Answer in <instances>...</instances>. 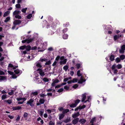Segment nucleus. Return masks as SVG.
<instances>
[{"label":"nucleus","mask_w":125,"mask_h":125,"mask_svg":"<svg viewBox=\"0 0 125 125\" xmlns=\"http://www.w3.org/2000/svg\"><path fill=\"white\" fill-rule=\"evenodd\" d=\"M37 46H34L32 47L31 48V49L32 50H35L37 49Z\"/></svg>","instance_id":"47"},{"label":"nucleus","mask_w":125,"mask_h":125,"mask_svg":"<svg viewBox=\"0 0 125 125\" xmlns=\"http://www.w3.org/2000/svg\"><path fill=\"white\" fill-rule=\"evenodd\" d=\"M86 121V120L84 119H80L79 120V122L80 123H81L82 124L84 123Z\"/></svg>","instance_id":"23"},{"label":"nucleus","mask_w":125,"mask_h":125,"mask_svg":"<svg viewBox=\"0 0 125 125\" xmlns=\"http://www.w3.org/2000/svg\"><path fill=\"white\" fill-rule=\"evenodd\" d=\"M120 58L117 57L115 59V61L117 63H118L120 61Z\"/></svg>","instance_id":"42"},{"label":"nucleus","mask_w":125,"mask_h":125,"mask_svg":"<svg viewBox=\"0 0 125 125\" xmlns=\"http://www.w3.org/2000/svg\"><path fill=\"white\" fill-rule=\"evenodd\" d=\"M35 77L33 78V79L34 81H35L36 82V81L37 83H38L39 82V78H38V77L39 76V75H38L37 74H36L35 75Z\"/></svg>","instance_id":"15"},{"label":"nucleus","mask_w":125,"mask_h":125,"mask_svg":"<svg viewBox=\"0 0 125 125\" xmlns=\"http://www.w3.org/2000/svg\"><path fill=\"white\" fill-rule=\"evenodd\" d=\"M80 101L79 100L77 99L75 101V103L70 105V107L73 108L75 107Z\"/></svg>","instance_id":"8"},{"label":"nucleus","mask_w":125,"mask_h":125,"mask_svg":"<svg viewBox=\"0 0 125 125\" xmlns=\"http://www.w3.org/2000/svg\"><path fill=\"white\" fill-rule=\"evenodd\" d=\"M119 38V35H115L114 36V39L115 41H116V40L118 39Z\"/></svg>","instance_id":"37"},{"label":"nucleus","mask_w":125,"mask_h":125,"mask_svg":"<svg viewBox=\"0 0 125 125\" xmlns=\"http://www.w3.org/2000/svg\"><path fill=\"white\" fill-rule=\"evenodd\" d=\"M64 89L66 90H68L69 89V87L67 85L65 86L64 87Z\"/></svg>","instance_id":"57"},{"label":"nucleus","mask_w":125,"mask_h":125,"mask_svg":"<svg viewBox=\"0 0 125 125\" xmlns=\"http://www.w3.org/2000/svg\"><path fill=\"white\" fill-rule=\"evenodd\" d=\"M21 108V106H18L16 107H13L12 109L13 110H19Z\"/></svg>","instance_id":"25"},{"label":"nucleus","mask_w":125,"mask_h":125,"mask_svg":"<svg viewBox=\"0 0 125 125\" xmlns=\"http://www.w3.org/2000/svg\"><path fill=\"white\" fill-rule=\"evenodd\" d=\"M80 115L79 113V112H77V113H75L73 114L72 115V117L73 118H75L79 116Z\"/></svg>","instance_id":"18"},{"label":"nucleus","mask_w":125,"mask_h":125,"mask_svg":"<svg viewBox=\"0 0 125 125\" xmlns=\"http://www.w3.org/2000/svg\"><path fill=\"white\" fill-rule=\"evenodd\" d=\"M113 70V72L114 74H117V73L118 72V71L117 69H114Z\"/></svg>","instance_id":"51"},{"label":"nucleus","mask_w":125,"mask_h":125,"mask_svg":"<svg viewBox=\"0 0 125 125\" xmlns=\"http://www.w3.org/2000/svg\"><path fill=\"white\" fill-rule=\"evenodd\" d=\"M28 115V114L26 112H24L23 115V116L24 117H26Z\"/></svg>","instance_id":"53"},{"label":"nucleus","mask_w":125,"mask_h":125,"mask_svg":"<svg viewBox=\"0 0 125 125\" xmlns=\"http://www.w3.org/2000/svg\"><path fill=\"white\" fill-rule=\"evenodd\" d=\"M64 116V115L63 114H59V119L60 120H61L62 119Z\"/></svg>","instance_id":"26"},{"label":"nucleus","mask_w":125,"mask_h":125,"mask_svg":"<svg viewBox=\"0 0 125 125\" xmlns=\"http://www.w3.org/2000/svg\"><path fill=\"white\" fill-rule=\"evenodd\" d=\"M79 107L80 109H82L84 108H85V106L84 105H83L81 106H80Z\"/></svg>","instance_id":"55"},{"label":"nucleus","mask_w":125,"mask_h":125,"mask_svg":"<svg viewBox=\"0 0 125 125\" xmlns=\"http://www.w3.org/2000/svg\"><path fill=\"white\" fill-rule=\"evenodd\" d=\"M51 64V61H48L46 62L45 63V65H49L50 64Z\"/></svg>","instance_id":"50"},{"label":"nucleus","mask_w":125,"mask_h":125,"mask_svg":"<svg viewBox=\"0 0 125 125\" xmlns=\"http://www.w3.org/2000/svg\"><path fill=\"white\" fill-rule=\"evenodd\" d=\"M79 119L76 118L74 119L72 121V123L74 124H75L77 123L79 121Z\"/></svg>","instance_id":"19"},{"label":"nucleus","mask_w":125,"mask_h":125,"mask_svg":"<svg viewBox=\"0 0 125 125\" xmlns=\"http://www.w3.org/2000/svg\"><path fill=\"white\" fill-rule=\"evenodd\" d=\"M116 65L115 64H114L113 65L112 67V68L113 70L116 67Z\"/></svg>","instance_id":"59"},{"label":"nucleus","mask_w":125,"mask_h":125,"mask_svg":"<svg viewBox=\"0 0 125 125\" xmlns=\"http://www.w3.org/2000/svg\"><path fill=\"white\" fill-rule=\"evenodd\" d=\"M15 7H16V8H20L21 6L20 4H17L16 5Z\"/></svg>","instance_id":"61"},{"label":"nucleus","mask_w":125,"mask_h":125,"mask_svg":"<svg viewBox=\"0 0 125 125\" xmlns=\"http://www.w3.org/2000/svg\"><path fill=\"white\" fill-rule=\"evenodd\" d=\"M32 16V14H29L26 17L27 19H30Z\"/></svg>","instance_id":"38"},{"label":"nucleus","mask_w":125,"mask_h":125,"mask_svg":"<svg viewBox=\"0 0 125 125\" xmlns=\"http://www.w3.org/2000/svg\"><path fill=\"white\" fill-rule=\"evenodd\" d=\"M70 121L71 120L70 118H68L64 120V122L66 123H67L70 122Z\"/></svg>","instance_id":"30"},{"label":"nucleus","mask_w":125,"mask_h":125,"mask_svg":"<svg viewBox=\"0 0 125 125\" xmlns=\"http://www.w3.org/2000/svg\"><path fill=\"white\" fill-rule=\"evenodd\" d=\"M45 101L43 99H41L39 100V102L41 104H43L44 102Z\"/></svg>","instance_id":"35"},{"label":"nucleus","mask_w":125,"mask_h":125,"mask_svg":"<svg viewBox=\"0 0 125 125\" xmlns=\"http://www.w3.org/2000/svg\"><path fill=\"white\" fill-rule=\"evenodd\" d=\"M87 100L86 101H85L84 102V103H86L87 102H90V101L91 99V96H88L87 97Z\"/></svg>","instance_id":"29"},{"label":"nucleus","mask_w":125,"mask_h":125,"mask_svg":"<svg viewBox=\"0 0 125 125\" xmlns=\"http://www.w3.org/2000/svg\"><path fill=\"white\" fill-rule=\"evenodd\" d=\"M78 80L76 78H74L72 81L73 83H75Z\"/></svg>","instance_id":"44"},{"label":"nucleus","mask_w":125,"mask_h":125,"mask_svg":"<svg viewBox=\"0 0 125 125\" xmlns=\"http://www.w3.org/2000/svg\"><path fill=\"white\" fill-rule=\"evenodd\" d=\"M18 100V101L20 100H23V102L26 100V99L25 98H19L17 99Z\"/></svg>","instance_id":"28"},{"label":"nucleus","mask_w":125,"mask_h":125,"mask_svg":"<svg viewBox=\"0 0 125 125\" xmlns=\"http://www.w3.org/2000/svg\"><path fill=\"white\" fill-rule=\"evenodd\" d=\"M96 120V118L95 117H94L91 120L90 122L92 123V124H93V123L94 122L95 120Z\"/></svg>","instance_id":"36"},{"label":"nucleus","mask_w":125,"mask_h":125,"mask_svg":"<svg viewBox=\"0 0 125 125\" xmlns=\"http://www.w3.org/2000/svg\"><path fill=\"white\" fill-rule=\"evenodd\" d=\"M21 39L23 40L22 41V43H29L31 41L30 39L28 37V36H27L26 35L21 37Z\"/></svg>","instance_id":"4"},{"label":"nucleus","mask_w":125,"mask_h":125,"mask_svg":"<svg viewBox=\"0 0 125 125\" xmlns=\"http://www.w3.org/2000/svg\"><path fill=\"white\" fill-rule=\"evenodd\" d=\"M120 58L121 60H123L125 58V56L124 55H121L120 57Z\"/></svg>","instance_id":"41"},{"label":"nucleus","mask_w":125,"mask_h":125,"mask_svg":"<svg viewBox=\"0 0 125 125\" xmlns=\"http://www.w3.org/2000/svg\"><path fill=\"white\" fill-rule=\"evenodd\" d=\"M125 50V45H123L122 46L121 49L119 50L120 53L123 54L124 53Z\"/></svg>","instance_id":"9"},{"label":"nucleus","mask_w":125,"mask_h":125,"mask_svg":"<svg viewBox=\"0 0 125 125\" xmlns=\"http://www.w3.org/2000/svg\"><path fill=\"white\" fill-rule=\"evenodd\" d=\"M34 100L32 99H30L27 102L26 104H29L31 106H33L34 105L33 104Z\"/></svg>","instance_id":"10"},{"label":"nucleus","mask_w":125,"mask_h":125,"mask_svg":"<svg viewBox=\"0 0 125 125\" xmlns=\"http://www.w3.org/2000/svg\"><path fill=\"white\" fill-rule=\"evenodd\" d=\"M78 85L77 84H76L73 86L72 87L74 89H76L78 87Z\"/></svg>","instance_id":"48"},{"label":"nucleus","mask_w":125,"mask_h":125,"mask_svg":"<svg viewBox=\"0 0 125 125\" xmlns=\"http://www.w3.org/2000/svg\"><path fill=\"white\" fill-rule=\"evenodd\" d=\"M76 68L78 69L82 66V63H77L76 65Z\"/></svg>","instance_id":"21"},{"label":"nucleus","mask_w":125,"mask_h":125,"mask_svg":"<svg viewBox=\"0 0 125 125\" xmlns=\"http://www.w3.org/2000/svg\"><path fill=\"white\" fill-rule=\"evenodd\" d=\"M31 47L29 45L27 46L24 45L21 46L20 47V49L26 50L21 52L22 56L24 57V58H27V57H28V59H27V61L31 60L34 58L31 54L27 53V52L31 49Z\"/></svg>","instance_id":"1"},{"label":"nucleus","mask_w":125,"mask_h":125,"mask_svg":"<svg viewBox=\"0 0 125 125\" xmlns=\"http://www.w3.org/2000/svg\"><path fill=\"white\" fill-rule=\"evenodd\" d=\"M27 8H23L21 10V11L23 13H25L26 10H27Z\"/></svg>","instance_id":"40"},{"label":"nucleus","mask_w":125,"mask_h":125,"mask_svg":"<svg viewBox=\"0 0 125 125\" xmlns=\"http://www.w3.org/2000/svg\"><path fill=\"white\" fill-rule=\"evenodd\" d=\"M37 71L43 77L44 75V72L43 71L42 69H37Z\"/></svg>","instance_id":"11"},{"label":"nucleus","mask_w":125,"mask_h":125,"mask_svg":"<svg viewBox=\"0 0 125 125\" xmlns=\"http://www.w3.org/2000/svg\"><path fill=\"white\" fill-rule=\"evenodd\" d=\"M122 65L121 64H118L116 65V67L117 68L120 69L122 68Z\"/></svg>","instance_id":"31"},{"label":"nucleus","mask_w":125,"mask_h":125,"mask_svg":"<svg viewBox=\"0 0 125 125\" xmlns=\"http://www.w3.org/2000/svg\"><path fill=\"white\" fill-rule=\"evenodd\" d=\"M4 73L3 71L0 70V75H4ZM7 77L5 76H0V82L6 81L7 80Z\"/></svg>","instance_id":"6"},{"label":"nucleus","mask_w":125,"mask_h":125,"mask_svg":"<svg viewBox=\"0 0 125 125\" xmlns=\"http://www.w3.org/2000/svg\"><path fill=\"white\" fill-rule=\"evenodd\" d=\"M8 69L10 70H14V73L16 74H17L18 75H20L22 73V71L19 70L18 69L16 68L18 67V66H14L13 65L11 64L10 63L8 65Z\"/></svg>","instance_id":"3"},{"label":"nucleus","mask_w":125,"mask_h":125,"mask_svg":"<svg viewBox=\"0 0 125 125\" xmlns=\"http://www.w3.org/2000/svg\"><path fill=\"white\" fill-rule=\"evenodd\" d=\"M43 80L45 82H47L49 81V80L48 79L44 78L43 79Z\"/></svg>","instance_id":"43"},{"label":"nucleus","mask_w":125,"mask_h":125,"mask_svg":"<svg viewBox=\"0 0 125 125\" xmlns=\"http://www.w3.org/2000/svg\"><path fill=\"white\" fill-rule=\"evenodd\" d=\"M10 20V17H7L4 21L5 22H7Z\"/></svg>","instance_id":"32"},{"label":"nucleus","mask_w":125,"mask_h":125,"mask_svg":"<svg viewBox=\"0 0 125 125\" xmlns=\"http://www.w3.org/2000/svg\"><path fill=\"white\" fill-rule=\"evenodd\" d=\"M8 98V96L6 94H3L2 95L1 99L4 100Z\"/></svg>","instance_id":"22"},{"label":"nucleus","mask_w":125,"mask_h":125,"mask_svg":"<svg viewBox=\"0 0 125 125\" xmlns=\"http://www.w3.org/2000/svg\"><path fill=\"white\" fill-rule=\"evenodd\" d=\"M86 80L83 78L82 76H81L80 80L79 81L78 83L80 84H82L83 82H85Z\"/></svg>","instance_id":"16"},{"label":"nucleus","mask_w":125,"mask_h":125,"mask_svg":"<svg viewBox=\"0 0 125 125\" xmlns=\"http://www.w3.org/2000/svg\"><path fill=\"white\" fill-rule=\"evenodd\" d=\"M49 125H55L54 123L51 121L49 122Z\"/></svg>","instance_id":"52"},{"label":"nucleus","mask_w":125,"mask_h":125,"mask_svg":"<svg viewBox=\"0 0 125 125\" xmlns=\"http://www.w3.org/2000/svg\"><path fill=\"white\" fill-rule=\"evenodd\" d=\"M87 93H85L84 94H82V99L81 100V101L82 102H84L86 98V95H88Z\"/></svg>","instance_id":"13"},{"label":"nucleus","mask_w":125,"mask_h":125,"mask_svg":"<svg viewBox=\"0 0 125 125\" xmlns=\"http://www.w3.org/2000/svg\"><path fill=\"white\" fill-rule=\"evenodd\" d=\"M68 68V67L67 65L63 67V70H64L66 72L67 71Z\"/></svg>","instance_id":"39"},{"label":"nucleus","mask_w":125,"mask_h":125,"mask_svg":"<svg viewBox=\"0 0 125 125\" xmlns=\"http://www.w3.org/2000/svg\"><path fill=\"white\" fill-rule=\"evenodd\" d=\"M60 59L61 60V64H65L67 60L66 59H64V57H62L60 58Z\"/></svg>","instance_id":"14"},{"label":"nucleus","mask_w":125,"mask_h":125,"mask_svg":"<svg viewBox=\"0 0 125 125\" xmlns=\"http://www.w3.org/2000/svg\"><path fill=\"white\" fill-rule=\"evenodd\" d=\"M35 66L34 67V69L35 70H36V68L35 67V66H36L39 68H41L42 67V66L41 65V63L40 62V61H37L34 64Z\"/></svg>","instance_id":"7"},{"label":"nucleus","mask_w":125,"mask_h":125,"mask_svg":"<svg viewBox=\"0 0 125 125\" xmlns=\"http://www.w3.org/2000/svg\"><path fill=\"white\" fill-rule=\"evenodd\" d=\"M54 32H53L52 31L50 30L49 31V34L50 35H52L54 34Z\"/></svg>","instance_id":"58"},{"label":"nucleus","mask_w":125,"mask_h":125,"mask_svg":"<svg viewBox=\"0 0 125 125\" xmlns=\"http://www.w3.org/2000/svg\"><path fill=\"white\" fill-rule=\"evenodd\" d=\"M21 11L18 10H15L13 12V17L16 19H21V17L19 14L21 13Z\"/></svg>","instance_id":"5"},{"label":"nucleus","mask_w":125,"mask_h":125,"mask_svg":"<svg viewBox=\"0 0 125 125\" xmlns=\"http://www.w3.org/2000/svg\"><path fill=\"white\" fill-rule=\"evenodd\" d=\"M68 35L66 34H64L62 36V37L64 39H67Z\"/></svg>","instance_id":"27"},{"label":"nucleus","mask_w":125,"mask_h":125,"mask_svg":"<svg viewBox=\"0 0 125 125\" xmlns=\"http://www.w3.org/2000/svg\"><path fill=\"white\" fill-rule=\"evenodd\" d=\"M69 111V110L68 109H66L63 110L62 113L63 114H65Z\"/></svg>","instance_id":"33"},{"label":"nucleus","mask_w":125,"mask_h":125,"mask_svg":"<svg viewBox=\"0 0 125 125\" xmlns=\"http://www.w3.org/2000/svg\"><path fill=\"white\" fill-rule=\"evenodd\" d=\"M80 70H78L77 72V75L78 76H81L82 74L80 73Z\"/></svg>","instance_id":"45"},{"label":"nucleus","mask_w":125,"mask_h":125,"mask_svg":"<svg viewBox=\"0 0 125 125\" xmlns=\"http://www.w3.org/2000/svg\"><path fill=\"white\" fill-rule=\"evenodd\" d=\"M101 118L102 117L101 116H99L97 118V119H98V121H100L101 120Z\"/></svg>","instance_id":"62"},{"label":"nucleus","mask_w":125,"mask_h":125,"mask_svg":"<svg viewBox=\"0 0 125 125\" xmlns=\"http://www.w3.org/2000/svg\"><path fill=\"white\" fill-rule=\"evenodd\" d=\"M36 45L37 46L38 49H41L38 51L42 52L46 48L47 46V42H44L42 44V41L41 40L37 41L36 42Z\"/></svg>","instance_id":"2"},{"label":"nucleus","mask_w":125,"mask_h":125,"mask_svg":"<svg viewBox=\"0 0 125 125\" xmlns=\"http://www.w3.org/2000/svg\"><path fill=\"white\" fill-rule=\"evenodd\" d=\"M4 102H6L9 104H11L12 102V101L11 100H4Z\"/></svg>","instance_id":"24"},{"label":"nucleus","mask_w":125,"mask_h":125,"mask_svg":"<svg viewBox=\"0 0 125 125\" xmlns=\"http://www.w3.org/2000/svg\"><path fill=\"white\" fill-rule=\"evenodd\" d=\"M47 60V59H46L44 58L43 59L41 58L40 61H41L42 62H43V61H46Z\"/></svg>","instance_id":"46"},{"label":"nucleus","mask_w":125,"mask_h":125,"mask_svg":"<svg viewBox=\"0 0 125 125\" xmlns=\"http://www.w3.org/2000/svg\"><path fill=\"white\" fill-rule=\"evenodd\" d=\"M10 13V11H8L5 12L3 15V16L4 17H5L8 15Z\"/></svg>","instance_id":"20"},{"label":"nucleus","mask_w":125,"mask_h":125,"mask_svg":"<svg viewBox=\"0 0 125 125\" xmlns=\"http://www.w3.org/2000/svg\"><path fill=\"white\" fill-rule=\"evenodd\" d=\"M38 93L37 91L32 92L31 94V96L32 98L33 96L36 97L38 94Z\"/></svg>","instance_id":"17"},{"label":"nucleus","mask_w":125,"mask_h":125,"mask_svg":"<svg viewBox=\"0 0 125 125\" xmlns=\"http://www.w3.org/2000/svg\"><path fill=\"white\" fill-rule=\"evenodd\" d=\"M13 91L12 90L11 91V92L8 93V94L10 95H11L13 94Z\"/></svg>","instance_id":"60"},{"label":"nucleus","mask_w":125,"mask_h":125,"mask_svg":"<svg viewBox=\"0 0 125 125\" xmlns=\"http://www.w3.org/2000/svg\"><path fill=\"white\" fill-rule=\"evenodd\" d=\"M63 90V88H61L60 89L58 90L57 92H62Z\"/></svg>","instance_id":"56"},{"label":"nucleus","mask_w":125,"mask_h":125,"mask_svg":"<svg viewBox=\"0 0 125 125\" xmlns=\"http://www.w3.org/2000/svg\"><path fill=\"white\" fill-rule=\"evenodd\" d=\"M3 44V43L2 42H0V52H1L3 51V50L0 47V46H1Z\"/></svg>","instance_id":"49"},{"label":"nucleus","mask_w":125,"mask_h":125,"mask_svg":"<svg viewBox=\"0 0 125 125\" xmlns=\"http://www.w3.org/2000/svg\"><path fill=\"white\" fill-rule=\"evenodd\" d=\"M110 59L111 61H113L114 60V56L113 55H111L110 57Z\"/></svg>","instance_id":"34"},{"label":"nucleus","mask_w":125,"mask_h":125,"mask_svg":"<svg viewBox=\"0 0 125 125\" xmlns=\"http://www.w3.org/2000/svg\"><path fill=\"white\" fill-rule=\"evenodd\" d=\"M8 117L10 119H12L14 118V116H11L9 115H8Z\"/></svg>","instance_id":"54"},{"label":"nucleus","mask_w":125,"mask_h":125,"mask_svg":"<svg viewBox=\"0 0 125 125\" xmlns=\"http://www.w3.org/2000/svg\"><path fill=\"white\" fill-rule=\"evenodd\" d=\"M21 22V21L19 20H14L13 22L14 25H19Z\"/></svg>","instance_id":"12"},{"label":"nucleus","mask_w":125,"mask_h":125,"mask_svg":"<svg viewBox=\"0 0 125 125\" xmlns=\"http://www.w3.org/2000/svg\"><path fill=\"white\" fill-rule=\"evenodd\" d=\"M47 111L49 114H50L51 112V110H50V109H47L46 110Z\"/></svg>","instance_id":"64"},{"label":"nucleus","mask_w":125,"mask_h":125,"mask_svg":"<svg viewBox=\"0 0 125 125\" xmlns=\"http://www.w3.org/2000/svg\"><path fill=\"white\" fill-rule=\"evenodd\" d=\"M20 117L19 115H18L16 119V120L17 121H18L20 119Z\"/></svg>","instance_id":"63"}]
</instances>
